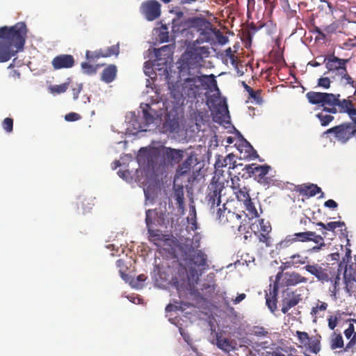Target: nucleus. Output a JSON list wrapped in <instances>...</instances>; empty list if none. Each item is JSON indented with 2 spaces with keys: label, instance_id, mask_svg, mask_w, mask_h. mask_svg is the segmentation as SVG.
<instances>
[{
  "label": "nucleus",
  "instance_id": "1",
  "mask_svg": "<svg viewBox=\"0 0 356 356\" xmlns=\"http://www.w3.org/2000/svg\"><path fill=\"white\" fill-rule=\"evenodd\" d=\"M186 76L188 77L184 78L181 84L168 83L170 95L177 102L166 106L163 120H161V111L157 108L159 102L141 103L136 112L131 111L125 116L126 135L136 136L140 132H145L150 124L156 123L159 120H161L159 125L161 133L177 132L182 118V108L179 105V102L196 98L202 88H208L211 86L217 87V81L213 74H185Z\"/></svg>",
  "mask_w": 356,
  "mask_h": 356
},
{
  "label": "nucleus",
  "instance_id": "2",
  "mask_svg": "<svg viewBox=\"0 0 356 356\" xmlns=\"http://www.w3.org/2000/svg\"><path fill=\"white\" fill-rule=\"evenodd\" d=\"M186 150L164 145L140 147L136 161L140 168L148 177L156 176L168 166L178 165L184 159Z\"/></svg>",
  "mask_w": 356,
  "mask_h": 356
},
{
  "label": "nucleus",
  "instance_id": "3",
  "mask_svg": "<svg viewBox=\"0 0 356 356\" xmlns=\"http://www.w3.org/2000/svg\"><path fill=\"white\" fill-rule=\"evenodd\" d=\"M27 31L26 24L24 22L11 26L0 27V63L8 61L18 52L23 51Z\"/></svg>",
  "mask_w": 356,
  "mask_h": 356
},
{
  "label": "nucleus",
  "instance_id": "4",
  "mask_svg": "<svg viewBox=\"0 0 356 356\" xmlns=\"http://www.w3.org/2000/svg\"><path fill=\"white\" fill-rule=\"evenodd\" d=\"M179 248L182 253L184 259L188 261V264L195 267L191 266L188 274V282L197 283L202 273L209 269L207 264V257L202 250H195L193 241H186L179 245Z\"/></svg>",
  "mask_w": 356,
  "mask_h": 356
},
{
  "label": "nucleus",
  "instance_id": "5",
  "mask_svg": "<svg viewBox=\"0 0 356 356\" xmlns=\"http://www.w3.org/2000/svg\"><path fill=\"white\" fill-rule=\"evenodd\" d=\"M202 60V57H200L199 54L195 53V43L188 45L177 61L179 76L184 77L185 74H201L200 67H201L200 62Z\"/></svg>",
  "mask_w": 356,
  "mask_h": 356
},
{
  "label": "nucleus",
  "instance_id": "6",
  "mask_svg": "<svg viewBox=\"0 0 356 356\" xmlns=\"http://www.w3.org/2000/svg\"><path fill=\"white\" fill-rule=\"evenodd\" d=\"M225 184L213 177L208 186L206 200L209 206L210 212L215 213L216 207L220 205L222 192L225 189Z\"/></svg>",
  "mask_w": 356,
  "mask_h": 356
},
{
  "label": "nucleus",
  "instance_id": "7",
  "mask_svg": "<svg viewBox=\"0 0 356 356\" xmlns=\"http://www.w3.org/2000/svg\"><path fill=\"white\" fill-rule=\"evenodd\" d=\"M144 73L152 80H155L158 75L168 78L167 60L165 59H158L153 61H146L144 65Z\"/></svg>",
  "mask_w": 356,
  "mask_h": 356
},
{
  "label": "nucleus",
  "instance_id": "8",
  "mask_svg": "<svg viewBox=\"0 0 356 356\" xmlns=\"http://www.w3.org/2000/svg\"><path fill=\"white\" fill-rule=\"evenodd\" d=\"M245 293L239 294L236 298H229L224 291H218L213 298V306L219 309V312L227 310L228 312H234V308L231 307V302L236 305L245 298Z\"/></svg>",
  "mask_w": 356,
  "mask_h": 356
},
{
  "label": "nucleus",
  "instance_id": "9",
  "mask_svg": "<svg viewBox=\"0 0 356 356\" xmlns=\"http://www.w3.org/2000/svg\"><path fill=\"white\" fill-rule=\"evenodd\" d=\"M205 22L202 17H193L184 18L179 21V19H172V31L175 36L184 33L190 29L201 26V23Z\"/></svg>",
  "mask_w": 356,
  "mask_h": 356
},
{
  "label": "nucleus",
  "instance_id": "10",
  "mask_svg": "<svg viewBox=\"0 0 356 356\" xmlns=\"http://www.w3.org/2000/svg\"><path fill=\"white\" fill-rule=\"evenodd\" d=\"M344 268L343 272V282L346 284V289L348 292L350 291V290L348 289V284L352 281H355L356 278L355 277V272L354 271L352 266H348V264H345V259H343V261H340L338 264V273L336 275V277L334 280L333 283V290L332 291V293H335L339 289L337 288L339 284V280H340V273L341 270Z\"/></svg>",
  "mask_w": 356,
  "mask_h": 356
},
{
  "label": "nucleus",
  "instance_id": "11",
  "mask_svg": "<svg viewBox=\"0 0 356 356\" xmlns=\"http://www.w3.org/2000/svg\"><path fill=\"white\" fill-rule=\"evenodd\" d=\"M355 124H356V120ZM336 129L335 138L341 144H346L356 134V126L350 122L337 125Z\"/></svg>",
  "mask_w": 356,
  "mask_h": 356
},
{
  "label": "nucleus",
  "instance_id": "12",
  "mask_svg": "<svg viewBox=\"0 0 356 356\" xmlns=\"http://www.w3.org/2000/svg\"><path fill=\"white\" fill-rule=\"evenodd\" d=\"M302 300L301 294L296 291L286 289L282 291L280 305L281 312H288L290 309L297 305Z\"/></svg>",
  "mask_w": 356,
  "mask_h": 356
},
{
  "label": "nucleus",
  "instance_id": "13",
  "mask_svg": "<svg viewBox=\"0 0 356 356\" xmlns=\"http://www.w3.org/2000/svg\"><path fill=\"white\" fill-rule=\"evenodd\" d=\"M186 154V159L179 163L176 169V175L177 177H183L188 175L192 169L199 163V161L197 158V154L192 151Z\"/></svg>",
  "mask_w": 356,
  "mask_h": 356
},
{
  "label": "nucleus",
  "instance_id": "14",
  "mask_svg": "<svg viewBox=\"0 0 356 356\" xmlns=\"http://www.w3.org/2000/svg\"><path fill=\"white\" fill-rule=\"evenodd\" d=\"M142 13L148 21H153L161 15V5L156 0H148L142 3Z\"/></svg>",
  "mask_w": 356,
  "mask_h": 356
},
{
  "label": "nucleus",
  "instance_id": "15",
  "mask_svg": "<svg viewBox=\"0 0 356 356\" xmlns=\"http://www.w3.org/2000/svg\"><path fill=\"white\" fill-rule=\"evenodd\" d=\"M206 22L201 23V26L195 27L200 33L201 38L196 40L193 43L202 44L204 42H210L213 40V35L215 34L214 29L211 27V24L206 18L202 17Z\"/></svg>",
  "mask_w": 356,
  "mask_h": 356
},
{
  "label": "nucleus",
  "instance_id": "16",
  "mask_svg": "<svg viewBox=\"0 0 356 356\" xmlns=\"http://www.w3.org/2000/svg\"><path fill=\"white\" fill-rule=\"evenodd\" d=\"M349 62L348 59L339 58L334 54L329 55L324 58L323 63L329 72L346 71V64Z\"/></svg>",
  "mask_w": 356,
  "mask_h": 356
},
{
  "label": "nucleus",
  "instance_id": "17",
  "mask_svg": "<svg viewBox=\"0 0 356 356\" xmlns=\"http://www.w3.org/2000/svg\"><path fill=\"white\" fill-rule=\"evenodd\" d=\"M256 173L254 175V179L265 187H269L273 184V179L267 177L268 173L271 170V167L267 164L259 165L257 164Z\"/></svg>",
  "mask_w": 356,
  "mask_h": 356
},
{
  "label": "nucleus",
  "instance_id": "18",
  "mask_svg": "<svg viewBox=\"0 0 356 356\" xmlns=\"http://www.w3.org/2000/svg\"><path fill=\"white\" fill-rule=\"evenodd\" d=\"M74 64V58L70 54H60L54 57L51 61L54 69L56 70L71 68Z\"/></svg>",
  "mask_w": 356,
  "mask_h": 356
},
{
  "label": "nucleus",
  "instance_id": "19",
  "mask_svg": "<svg viewBox=\"0 0 356 356\" xmlns=\"http://www.w3.org/2000/svg\"><path fill=\"white\" fill-rule=\"evenodd\" d=\"M216 344L225 353H229L236 349V342L233 339L225 337L221 332H215Z\"/></svg>",
  "mask_w": 356,
  "mask_h": 356
},
{
  "label": "nucleus",
  "instance_id": "20",
  "mask_svg": "<svg viewBox=\"0 0 356 356\" xmlns=\"http://www.w3.org/2000/svg\"><path fill=\"white\" fill-rule=\"evenodd\" d=\"M305 269L323 283L328 282L334 283V280L329 277L327 270L318 264L307 265Z\"/></svg>",
  "mask_w": 356,
  "mask_h": 356
},
{
  "label": "nucleus",
  "instance_id": "21",
  "mask_svg": "<svg viewBox=\"0 0 356 356\" xmlns=\"http://www.w3.org/2000/svg\"><path fill=\"white\" fill-rule=\"evenodd\" d=\"M225 118L230 119L228 106L225 100L220 102L216 107V113L213 117L215 122L222 124L224 122L229 123V120L226 121Z\"/></svg>",
  "mask_w": 356,
  "mask_h": 356
},
{
  "label": "nucleus",
  "instance_id": "22",
  "mask_svg": "<svg viewBox=\"0 0 356 356\" xmlns=\"http://www.w3.org/2000/svg\"><path fill=\"white\" fill-rule=\"evenodd\" d=\"M307 278L302 277L299 273L296 272L284 273V278L282 279V284L286 286H296L299 283H305L307 282Z\"/></svg>",
  "mask_w": 356,
  "mask_h": 356
},
{
  "label": "nucleus",
  "instance_id": "23",
  "mask_svg": "<svg viewBox=\"0 0 356 356\" xmlns=\"http://www.w3.org/2000/svg\"><path fill=\"white\" fill-rule=\"evenodd\" d=\"M193 306V303L188 301L174 300L166 305L165 312H184Z\"/></svg>",
  "mask_w": 356,
  "mask_h": 356
},
{
  "label": "nucleus",
  "instance_id": "24",
  "mask_svg": "<svg viewBox=\"0 0 356 356\" xmlns=\"http://www.w3.org/2000/svg\"><path fill=\"white\" fill-rule=\"evenodd\" d=\"M300 194L307 197H314L316 194L321 192V188L315 184H309L307 185H298L296 189Z\"/></svg>",
  "mask_w": 356,
  "mask_h": 356
},
{
  "label": "nucleus",
  "instance_id": "25",
  "mask_svg": "<svg viewBox=\"0 0 356 356\" xmlns=\"http://www.w3.org/2000/svg\"><path fill=\"white\" fill-rule=\"evenodd\" d=\"M116 74V66L115 65H110L103 70L101 79L106 83H110L115 80Z\"/></svg>",
  "mask_w": 356,
  "mask_h": 356
},
{
  "label": "nucleus",
  "instance_id": "26",
  "mask_svg": "<svg viewBox=\"0 0 356 356\" xmlns=\"http://www.w3.org/2000/svg\"><path fill=\"white\" fill-rule=\"evenodd\" d=\"M340 96V94L324 92L321 107L324 108V106H337V104H339L338 99Z\"/></svg>",
  "mask_w": 356,
  "mask_h": 356
},
{
  "label": "nucleus",
  "instance_id": "27",
  "mask_svg": "<svg viewBox=\"0 0 356 356\" xmlns=\"http://www.w3.org/2000/svg\"><path fill=\"white\" fill-rule=\"evenodd\" d=\"M302 348H305L308 351L312 353L317 354L321 350L320 341L316 337H310L305 344L302 346Z\"/></svg>",
  "mask_w": 356,
  "mask_h": 356
},
{
  "label": "nucleus",
  "instance_id": "28",
  "mask_svg": "<svg viewBox=\"0 0 356 356\" xmlns=\"http://www.w3.org/2000/svg\"><path fill=\"white\" fill-rule=\"evenodd\" d=\"M302 348H305L308 351L312 353L317 354L321 350L320 341L316 337H310L305 344L302 346Z\"/></svg>",
  "mask_w": 356,
  "mask_h": 356
},
{
  "label": "nucleus",
  "instance_id": "29",
  "mask_svg": "<svg viewBox=\"0 0 356 356\" xmlns=\"http://www.w3.org/2000/svg\"><path fill=\"white\" fill-rule=\"evenodd\" d=\"M323 93L324 92L311 91L306 94V97L309 104L312 105H320L321 106Z\"/></svg>",
  "mask_w": 356,
  "mask_h": 356
},
{
  "label": "nucleus",
  "instance_id": "30",
  "mask_svg": "<svg viewBox=\"0 0 356 356\" xmlns=\"http://www.w3.org/2000/svg\"><path fill=\"white\" fill-rule=\"evenodd\" d=\"M174 197L176 200L179 210H184V192L183 186H179L174 190Z\"/></svg>",
  "mask_w": 356,
  "mask_h": 356
},
{
  "label": "nucleus",
  "instance_id": "31",
  "mask_svg": "<svg viewBox=\"0 0 356 356\" xmlns=\"http://www.w3.org/2000/svg\"><path fill=\"white\" fill-rule=\"evenodd\" d=\"M351 98L352 97L350 96L348 97V99H343L342 100H341L339 98L338 99L339 104H337V106L339 108L340 113L346 114L349 113L350 110L353 106Z\"/></svg>",
  "mask_w": 356,
  "mask_h": 356
},
{
  "label": "nucleus",
  "instance_id": "32",
  "mask_svg": "<svg viewBox=\"0 0 356 356\" xmlns=\"http://www.w3.org/2000/svg\"><path fill=\"white\" fill-rule=\"evenodd\" d=\"M120 54V45L119 44H116L114 45H112L107 48V49L102 53L97 54L95 55L96 58H100V57H110L112 56H118Z\"/></svg>",
  "mask_w": 356,
  "mask_h": 356
},
{
  "label": "nucleus",
  "instance_id": "33",
  "mask_svg": "<svg viewBox=\"0 0 356 356\" xmlns=\"http://www.w3.org/2000/svg\"><path fill=\"white\" fill-rule=\"evenodd\" d=\"M243 86L245 90L248 92L250 97L253 99L254 103L257 105H261L263 99L259 95V90L255 91L251 87L248 86L245 82H243Z\"/></svg>",
  "mask_w": 356,
  "mask_h": 356
},
{
  "label": "nucleus",
  "instance_id": "34",
  "mask_svg": "<svg viewBox=\"0 0 356 356\" xmlns=\"http://www.w3.org/2000/svg\"><path fill=\"white\" fill-rule=\"evenodd\" d=\"M250 188L248 186L241 187L238 189L234 191V194L236 195V198L239 202H245L246 200L250 198Z\"/></svg>",
  "mask_w": 356,
  "mask_h": 356
},
{
  "label": "nucleus",
  "instance_id": "35",
  "mask_svg": "<svg viewBox=\"0 0 356 356\" xmlns=\"http://www.w3.org/2000/svg\"><path fill=\"white\" fill-rule=\"evenodd\" d=\"M146 279V275H145L144 274H140L138 275L136 277L132 278L130 286L136 289H141L145 285V282Z\"/></svg>",
  "mask_w": 356,
  "mask_h": 356
},
{
  "label": "nucleus",
  "instance_id": "36",
  "mask_svg": "<svg viewBox=\"0 0 356 356\" xmlns=\"http://www.w3.org/2000/svg\"><path fill=\"white\" fill-rule=\"evenodd\" d=\"M201 290L207 298H212V301L213 302L215 296H213V295L216 290V285L214 284L204 283L201 286Z\"/></svg>",
  "mask_w": 356,
  "mask_h": 356
},
{
  "label": "nucleus",
  "instance_id": "37",
  "mask_svg": "<svg viewBox=\"0 0 356 356\" xmlns=\"http://www.w3.org/2000/svg\"><path fill=\"white\" fill-rule=\"evenodd\" d=\"M316 117L320 121L321 125L322 127L327 126L332 121L334 120V116L327 114L324 111H321L316 115Z\"/></svg>",
  "mask_w": 356,
  "mask_h": 356
},
{
  "label": "nucleus",
  "instance_id": "38",
  "mask_svg": "<svg viewBox=\"0 0 356 356\" xmlns=\"http://www.w3.org/2000/svg\"><path fill=\"white\" fill-rule=\"evenodd\" d=\"M293 236L295 242L298 241L301 242L310 241V237L311 236H314V232L307 231L303 232H298L295 233Z\"/></svg>",
  "mask_w": 356,
  "mask_h": 356
},
{
  "label": "nucleus",
  "instance_id": "39",
  "mask_svg": "<svg viewBox=\"0 0 356 356\" xmlns=\"http://www.w3.org/2000/svg\"><path fill=\"white\" fill-rule=\"evenodd\" d=\"M188 222L191 224V229L196 230L197 229V223L196 220V210L193 205H190L189 207V216L187 218Z\"/></svg>",
  "mask_w": 356,
  "mask_h": 356
},
{
  "label": "nucleus",
  "instance_id": "40",
  "mask_svg": "<svg viewBox=\"0 0 356 356\" xmlns=\"http://www.w3.org/2000/svg\"><path fill=\"white\" fill-rule=\"evenodd\" d=\"M257 164V163H252L249 165H245V167L243 168V170L245 172V173L241 175V177L244 179H247L248 178H250L252 176H254V175L256 173V169Z\"/></svg>",
  "mask_w": 356,
  "mask_h": 356
},
{
  "label": "nucleus",
  "instance_id": "41",
  "mask_svg": "<svg viewBox=\"0 0 356 356\" xmlns=\"http://www.w3.org/2000/svg\"><path fill=\"white\" fill-rule=\"evenodd\" d=\"M71 81L70 78L67 79V81L60 84V85H54L50 87L51 92L52 93L60 94L65 92L68 86L70 85V82Z\"/></svg>",
  "mask_w": 356,
  "mask_h": 356
},
{
  "label": "nucleus",
  "instance_id": "42",
  "mask_svg": "<svg viewBox=\"0 0 356 356\" xmlns=\"http://www.w3.org/2000/svg\"><path fill=\"white\" fill-rule=\"evenodd\" d=\"M81 67L83 74L87 75H92L96 74L98 65L93 66L87 62H83L81 64Z\"/></svg>",
  "mask_w": 356,
  "mask_h": 356
},
{
  "label": "nucleus",
  "instance_id": "43",
  "mask_svg": "<svg viewBox=\"0 0 356 356\" xmlns=\"http://www.w3.org/2000/svg\"><path fill=\"white\" fill-rule=\"evenodd\" d=\"M243 204L246 210L249 212L250 215L252 216V218H256L259 217L258 212L254 207V203L252 202L251 198L243 202Z\"/></svg>",
  "mask_w": 356,
  "mask_h": 356
},
{
  "label": "nucleus",
  "instance_id": "44",
  "mask_svg": "<svg viewBox=\"0 0 356 356\" xmlns=\"http://www.w3.org/2000/svg\"><path fill=\"white\" fill-rule=\"evenodd\" d=\"M295 242L293 235H288L284 240L281 241L276 245V250H280L286 248Z\"/></svg>",
  "mask_w": 356,
  "mask_h": 356
},
{
  "label": "nucleus",
  "instance_id": "45",
  "mask_svg": "<svg viewBox=\"0 0 356 356\" xmlns=\"http://www.w3.org/2000/svg\"><path fill=\"white\" fill-rule=\"evenodd\" d=\"M156 212L153 209H148L145 212V224L147 227H152L154 224V220Z\"/></svg>",
  "mask_w": 356,
  "mask_h": 356
},
{
  "label": "nucleus",
  "instance_id": "46",
  "mask_svg": "<svg viewBox=\"0 0 356 356\" xmlns=\"http://www.w3.org/2000/svg\"><path fill=\"white\" fill-rule=\"evenodd\" d=\"M343 347V339L341 334H337L332 339L331 348L332 350Z\"/></svg>",
  "mask_w": 356,
  "mask_h": 356
},
{
  "label": "nucleus",
  "instance_id": "47",
  "mask_svg": "<svg viewBox=\"0 0 356 356\" xmlns=\"http://www.w3.org/2000/svg\"><path fill=\"white\" fill-rule=\"evenodd\" d=\"M345 352H351L354 353L356 352V333H354L352 338L350 339L349 342L346 344L344 348Z\"/></svg>",
  "mask_w": 356,
  "mask_h": 356
},
{
  "label": "nucleus",
  "instance_id": "48",
  "mask_svg": "<svg viewBox=\"0 0 356 356\" xmlns=\"http://www.w3.org/2000/svg\"><path fill=\"white\" fill-rule=\"evenodd\" d=\"M345 352H351L354 353L356 352V333H354L352 338L350 339L349 342L346 344L344 348Z\"/></svg>",
  "mask_w": 356,
  "mask_h": 356
},
{
  "label": "nucleus",
  "instance_id": "49",
  "mask_svg": "<svg viewBox=\"0 0 356 356\" xmlns=\"http://www.w3.org/2000/svg\"><path fill=\"white\" fill-rule=\"evenodd\" d=\"M345 352H351L354 353L356 352V333H354L352 338L350 339L349 342L346 344L344 348Z\"/></svg>",
  "mask_w": 356,
  "mask_h": 356
},
{
  "label": "nucleus",
  "instance_id": "50",
  "mask_svg": "<svg viewBox=\"0 0 356 356\" xmlns=\"http://www.w3.org/2000/svg\"><path fill=\"white\" fill-rule=\"evenodd\" d=\"M339 74L341 76V79H345V85H349L353 88L355 87L356 83L354 81L353 78L348 74L347 70L340 72Z\"/></svg>",
  "mask_w": 356,
  "mask_h": 356
},
{
  "label": "nucleus",
  "instance_id": "51",
  "mask_svg": "<svg viewBox=\"0 0 356 356\" xmlns=\"http://www.w3.org/2000/svg\"><path fill=\"white\" fill-rule=\"evenodd\" d=\"M207 323L209 330L213 332L216 330V327L218 325L215 317L213 316V313H211L210 315L207 316Z\"/></svg>",
  "mask_w": 356,
  "mask_h": 356
},
{
  "label": "nucleus",
  "instance_id": "52",
  "mask_svg": "<svg viewBox=\"0 0 356 356\" xmlns=\"http://www.w3.org/2000/svg\"><path fill=\"white\" fill-rule=\"evenodd\" d=\"M296 335L298 337L300 347H302L303 344H305L307 341L310 338L308 333L306 332L296 331Z\"/></svg>",
  "mask_w": 356,
  "mask_h": 356
},
{
  "label": "nucleus",
  "instance_id": "53",
  "mask_svg": "<svg viewBox=\"0 0 356 356\" xmlns=\"http://www.w3.org/2000/svg\"><path fill=\"white\" fill-rule=\"evenodd\" d=\"M251 334L257 337H265L268 332L263 327L254 326L251 330Z\"/></svg>",
  "mask_w": 356,
  "mask_h": 356
},
{
  "label": "nucleus",
  "instance_id": "54",
  "mask_svg": "<svg viewBox=\"0 0 356 356\" xmlns=\"http://www.w3.org/2000/svg\"><path fill=\"white\" fill-rule=\"evenodd\" d=\"M276 296H277L273 293V296L271 298L266 297V305L270 312H275L277 309Z\"/></svg>",
  "mask_w": 356,
  "mask_h": 356
},
{
  "label": "nucleus",
  "instance_id": "55",
  "mask_svg": "<svg viewBox=\"0 0 356 356\" xmlns=\"http://www.w3.org/2000/svg\"><path fill=\"white\" fill-rule=\"evenodd\" d=\"M284 273L283 272L280 271L278 272L275 276V280L273 284V293H274L275 296L277 294L278 288H279V282L281 279L284 278Z\"/></svg>",
  "mask_w": 356,
  "mask_h": 356
},
{
  "label": "nucleus",
  "instance_id": "56",
  "mask_svg": "<svg viewBox=\"0 0 356 356\" xmlns=\"http://www.w3.org/2000/svg\"><path fill=\"white\" fill-rule=\"evenodd\" d=\"M3 128L6 132H11L13 129V120L12 118H6L3 122Z\"/></svg>",
  "mask_w": 356,
  "mask_h": 356
},
{
  "label": "nucleus",
  "instance_id": "57",
  "mask_svg": "<svg viewBox=\"0 0 356 356\" xmlns=\"http://www.w3.org/2000/svg\"><path fill=\"white\" fill-rule=\"evenodd\" d=\"M118 175L120 178L128 183L131 182L133 179L129 170H119L118 172Z\"/></svg>",
  "mask_w": 356,
  "mask_h": 356
},
{
  "label": "nucleus",
  "instance_id": "58",
  "mask_svg": "<svg viewBox=\"0 0 356 356\" xmlns=\"http://www.w3.org/2000/svg\"><path fill=\"white\" fill-rule=\"evenodd\" d=\"M245 154L247 155L244 156L245 159H247L248 160H254L256 159H258L260 162L264 161L263 159H261L259 158V156L258 155L257 151L252 148V149H250V152H245Z\"/></svg>",
  "mask_w": 356,
  "mask_h": 356
},
{
  "label": "nucleus",
  "instance_id": "59",
  "mask_svg": "<svg viewBox=\"0 0 356 356\" xmlns=\"http://www.w3.org/2000/svg\"><path fill=\"white\" fill-rule=\"evenodd\" d=\"M217 42L220 45H224L229 42L228 37L223 35L219 31L215 33Z\"/></svg>",
  "mask_w": 356,
  "mask_h": 356
},
{
  "label": "nucleus",
  "instance_id": "60",
  "mask_svg": "<svg viewBox=\"0 0 356 356\" xmlns=\"http://www.w3.org/2000/svg\"><path fill=\"white\" fill-rule=\"evenodd\" d=\"M318 86L328 89L330 87V79L328 77H321L318 80Z\"/></svg>",
  "mask_w": 356,
  "mask_h": 356
},
{
  "label": "nucleus",
  "instance_id": "61",
  "mask_svg": "<svg viewBox=\"0 0 356 356\" xmlns=\"http://www.w3.org/2000/svg\"><path fill=\"white\" fill-rule=\"evenodd\" d=\"M81 118L79 113L71 112L65 115V120L67 122H75Z\"/></svg>",
  "mask_w": 356,
  "mask_h": 356
},
{
  "label": "nucleus",
  "instance_id": "62",
  "mask_svg": "<svg viewBox=\"0 0 356 356\" xmlns=\"http://www.w3.org/2000/svg\"><path fill=\"white\" fill-rule=\"evenodd\" d=\"M293 261V264H305L307 262V257H301L300 254H295L290 257Z\"/></svg>",
  "mask_w": 356,
  "mask_h": 356
},
{
  "label": "nucleus",
  "instance_id": "63",
  "mask_svg": "<svg viewBox=\"0 0 356 356\" xmlns=\"http://www.w3.org/2000/svg\"><path fill=\"white\" fill-rule=\"evenodd\" d=\"M195 53L199 54V56L202 58H203V56L207 57L208 56V54H209V48L206 47H197L195 46Z\"/></svg>",
  "mask_w": 356,
  "mask_h": 356
},
{
  "label": "nucleus",
  "instance_id": "64",
  "mask_svg": "<svg viewBox=\"0 0 356 356\" xmlns=\"http://www.w3.org/2000/svg\"><path fill=\"white\" fill-rule=\"evenodd\" d=\"M83 89L82 83H76V87L72 88L73 99L77 100L79 98V93Z\"/></svg>",
  "mask_w": 356,
  "mask_h": 356
}]
</instances>
